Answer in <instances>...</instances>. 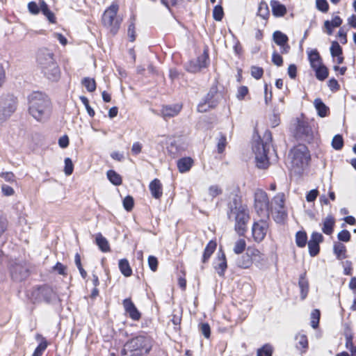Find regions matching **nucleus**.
Masks as SVG:
<instances>
[{"label":"nucleus","mask_w":356,"mask_h":356,"mask_svg":"<svg viewBox=\"0 0 356 356\" xmlns=\"http://www.w3.org/2000/svg\"><path fill=\"white\" fill-rule=\"evenodd\" d=\"M51 101L41 92H33L29 96V113L38 122L47 120L51 113Z\"/></svg>","instance_id":"nucleus-1"},{"label":"nucleus","mask_w":356,"mask_h":356,"mask_svg":"<svg viewBox=\"0 0 356 356\" xmlns=\"http://www.w3.org/2000/svg\"><path fill=\"white\" fill-rule=\"evenodd\" d=\"M227 216L229 219L233 218L235 220V231L243 236L247 231V224L250 219L249 211L246 205L242 204L241 200L235 196L229 203Z\"/></svg>","instance_id":"nucleus-2"},{"label":"nucleus","mask_w":356,"mask_h":356,"mask_svg":"<svg viewBox=\"0 0 356 356\" xmlns=\"http://www.w3.org/2000/svg\"><path fill=\"white\" fill-rule=\"evenodd\" d=\"M37 60L43 75L49 81H58L60 77V68L48 49H41L38 53Z\"/></svg>","instance_id":"nucleus-3"},{"label":"nucleus","mask_w":356,"mask_h":356,"mask_svg":"<svg viewBox=\"0 0 356 356\" xmlns=\"http://www.w3.org/2000/svg\"><path fill=\"white\" fill-rule=\"evenodd\" d=\"M272 134L266 131L262 138L255 140L252 145V150L255 155L256 165L260 169H266L269 166L268 154L271 147Z\"/></svg>","instance_id":"nucleus-4"},{"label":"nucleus","mask_w":356,"mask_h":356,"mask_svg":"<svg viewBox=\"0 0 356 356\" xmlns=\"http://www.w3.org/2000/svg\"><path fill=\"white\" fill-rule=\"evenodd\" d=\"M289 156L291 159V171L297 175L302 174L310 160L307 147L305 145H298L291 150Z\"/></svg>","instance_id":"nucleus-5"},{"label":"nucleus","mask_w":356,"mask_h":356,"mask_svg":"<svg viewBox=\"0 0 356 356\" xmlns=\"http://www.w3.org/2000/svg\"><path fill=\"white\" fill-rule=\"evenodd\" d=\"M152 348L151 339L145 336H138L128 341L122 350V355L129 356H144Z\"/></svg>","instance_id":"nucleus-6"},{"label":"nucleus","mask_w":356,"mask_h":356,"mask_svg":"<svg viewBox=\"0 0 356 356\" xmlns=\"http://www.w3.org/2000/svg\"><path fill=\"white\" fill-rule=\"evenodd\" d=\"M28 297L34 304L42 302L49 303L56 298V293L50 286L42 285L33 288L28 293Z\"/></svg>","instance_id":"nucleus-7"},{"label":"nucleus","mask_w":356,"mask_h":356,"mask_svg":"<svg viewBox=\"0 0 356 356\" xmlns=\"http://www.w3.org/2000/svg\"><path fill=\"white\" fill-rule=\"evenodd\" d=\"M118 6L112 4L106 9L102 15L103 24L110 28V31L113 34H115L120 26L122 19L117 16Z\"/></svg>","instance_id":"nucleus-8"},{"label":"nucleus","mask_w":356,"mask_h":356,"mask_svg":"<svg viewBox=\"0 0 356 356\" xmlns=\"http://www.w3.org/2000/svg\"><path fill=\"white\" fill-rule=\"evenodd\" d=\"M17 99L12 95L0 98V123L3 122L16 110Z\"/></svg>","instance_id":"nucleus-9"},{"label":"nucleus","mask_w":356,"mask_h":356,"mask_svg":"<svg viewBox=\"0 0 356 356\" xmlns=\"http://www.w3.org/2000/svg\"><path fill=\"white\" fill-rule=\"evenodd\" d=\"M254 208L258 213L264 212L268 214L273 211V207H270L269 199L267 193L261 189H257L254 193Z\"/></svg>","instance_id":"nucleus-10"},{"label":"nucleus","mask_w":356,"mask_h":356,"mask_svg":"<svg viewBox=\"0 0 356 356\" xmlns=\"http://www.w3.org/2000/svg\"><path fill=\"white\" fill-rule=\"evenodd\" d=\"M284 202L285 195L283 193H277L272 200V205L270 207H273V210L275 209L277 216H276L275 220L281 222L286 216V213L284 210Z\"/></svg>","instance_id":"nucleus-11"},{"label":"nucleus","mask_w":356,"mask_h":356,"mask_svg":"<svg viewBox=\"0 0 356 356\" xmlns=\"http://www.w3.org/2000/svg\"><path fill=\"white\" fill-rule=\"evenodd\" d=\"M268 223L266 220H259L258 222H255L252 227V234L253 239L257 243L261 242L268 232Z\"/></svg>","instance_id":"nucleus-12"},{"label":"nucleus","mask_w":356,"mask_h":356,"mask_svg":"<svg viewBox=\"0 0 356 356\" xmlns=\"http://www.w3.org/2000/svg\"><path fill=\"white\" fill-rule=\"evenodd\" d=\"M187 148V144L181 137L174 138L170 140V143L167 147L168 152L175 158Z\"/></svg>","instance_id":"nucleus-13"},{"label":"nucleus","mask_w":356,"mask_h":356,"mask_svg":"<svg viewBox=\"0 0 356 356\" xmlns=\"http://www.w3.org/2000/svg\"><path fill=\"white\" fill-rule=\"evenodd\" d=\"M217 95L216 87H213L210 89L207 95L204 97L203 103L199 104L197 106V110L199 112H205L208 108H213L217 104V101L215 97Z\"/></svg>","instance_id":"nucleus-14"},{"label":"nucleus","mask_w":356,"mask_h":356,"mask_svg":"<svg viewBox=\"0 0 356 356\" xmlns=\"http://www.w3.org/2000/svg\"><path fill=\"white\" fill-rule=\"evenodd\" d=\"M12 279L16 282H22L29 275V270L26 266L21 264H15L10 268Z\"/></svg>","instance_id":"nucleus-15"},{"label":"nucleus","mask_w":356,"mask_h":356,"mask_svg":"<svg viewBox=\"0 0 356 356\" xmlns=\"http://www.w3.org/2000/svg\"><path fill=\"white\" fill-rule=\"evenodd\" d=\"M209 64V55L206 51L200 56L195 61H191L187 68V70L195 73L202 68L206 67Z\"/></svg>","instance_id":"nucleus-16"},{"label":"nucleus","mask_w":356,"mask_h":356,"mask_svg":"<svg viewBox=\"0 0 356 356\" xmlns=\"http://www.w3.org/2000/svg\"><path fill=\"white\" fill-rule=\"evenodd\" d=\"M259 251L257 249H248L247 252L238 257L236 259V265L241 268H248L252 264V256L258 255Z\"/></svg>","instance_id":"nucleus-17"},{"label":"nucleus","mask_w":356,"mask_h":356,"mask_svg":"<svg viewBox=\"0 0 356 356\" xmlns=\"http://www.w3.org/2000/svg\"><path fill=\"white\" fill-rule=\"evenodd\" d=\"M296 136L301 140L309 141L312 138V128L307 123L299 122L296 127Z\"/></svg>","instance_id":"nucleus-18"},{"label":"nucleus","mask_w":356,"mask_h":356,"mask_svg":"<svg viewBox=\"0 0 356 356\" xmlns=\"http://www.w3.org/2000/svg\"><path fill=\"white\" fill-rule=\"evenodd\" d=\"M124 311L129 314V317L134 321H138L141 314L132 302L131 298H126L122 302Z\"/></svg>","instance_id":"nucleus-19"},{"label":"nucleus","mask_w":356,"mask_h":356,"mask_svg":"<svg viewBox=\"0 0 356 356\" xmlns=\"http://www.w3.org/2000/svg\"><path fill=\"white\" fill-rule=\"evenodd\" d=\"M181 108L182 106L179 104L163 106L161 110V115L165 120L167 118H173L179 113Z\"/></svg>","instance_id":"nucleus-20"},{"label":"nucleus","mask_w":356,"mask_h":356,"mask_svg":"<svg viewBox=\"0 0 356 356\" xmlns=\"http://www.w3.org/2000/svg\"><path fill=\"white\" fill-rule=\"evenodd\" d=\"M270 5L271 6L272 13L275 17H281L286 15L287 11L286 8L280 1L277 0H271L270 1Z\"/></svg>","instance_id":"nucleus-21"},{"label":"nucleus","mask_w":356,"mask_h":356,"mask_svg":"<svg viewBox=\"0 0 356 356\" xmlns=\"http://www.w3.org/2000/svg\"><path fill=\"white\" fill-rule=\"evenodd\" d=\"M149 191L153 197L160 199L163 195L162 184L159 179H154L149 186Z\"/></svg>","instance_id":"nucleus-22"},{"label":"nucleus","mask_w":356,"mask_h":356,"mask_svg":"<svg viewBox=\"0 0 356 356\" xmlns=\"http://www.w3.org/2000/svg\"><path fill=\"white\" fill-rule=\"evenodd\" d=\"M343 21L339 16H335L331 21L325 20L324 22V28L327 35H330L333 33V29L339 27Z\"/></svg>","instance_id":"nucleus-23"},{"label":"nucleus","mask_w":356,"mask_h":356,"mask_svg":"<svg viewBox=\"0 0 356 356\" xmlns=\"http://www.w3.org/2000/svg\"><path fill=\"white\" fill-rule=\"evenodd\" d=\"M314 105L317 111L318 116L325 118L328 115L329 108L323 103L320 98H316L314 101Z\"/></svg>","instance_id":"nucleus-24"},{"label":"nucleus","mask_w":356,"mask_h":356,"mask_svg":"<svg viewBox=\"0 0 356 356\" xmlns=\"http://www.w3.org/2000/svg\"><path fill=\"white\" fill-rule=\"evenodd\" d=\"M298 286L300 289V296L302 300H304L309 292V282L306 279V273H302L300 275Z\"/></svg>","instance_id":"nucleus-25"},{"label":"nucleus","mask_w":356,"mask_h":356,"mask_svg":"<svg viewBox=\"0 0 356 356\" xmlns=\"http://www.w3.org/2000/svg\"><path fill=\"white\" fill-rule=\"evenodd\" d=\"M193 161L190 157H184L177 161V168L180 172L184 173L190 170Z\"/></svg>","instance_id":"nucleus-26"},{"label":"nucleus","mask_w":356,"mask_h":356,"mask_svg":"<svg viewBox=\"0 0 356 356\" xmlns=\"http://www.w3.org/2000/svg\"><path fill=\"white\" fill-rule=\"evenodd\" d=\"M335 224L334 218L331 216H327L323 222V227L322 231L324 234L327 235H330L332 234L334 230V226Z\"/></svg>","instance_id":"nucleus-27"},{"label":"nucleus","mask_w":356,"mask_h":356,"mask_svg":"<svg viewBox=\"0 0 356 356\" xmlns=\"http://www.w3.org/2000/svg\"><path fill=\"white\" fill-rule=\"evenodd\" d=\"M218 263L214 268L219 276H223L227 268V260L224 252H222L221 254H218Z\"/></svg>","instance_id":"nucleus-28"},{"label":"nucleus","mask_w":356,"mask_h":356,"mask_svg":"<svg viewBox=\"0 0 356 356\" xmlns=\"http://www.w3.org/2000/svg\"><path fill=\"white\" fill-rule=\"evenodd\" d=\"M216 242L214 241H210L206 248H204V253L202 258V263H206L209 259L212 254L214 252L216 248Z\"/></svg>","instance_id":"nucleus-29"},{"label":"nucleus","mask_w":356,"mask_h":356,"mask_svg":"<svg viewBox=\"0 0 356 356\" xmlns=\"http://www.w3.org/2000/svg\"><path fill=\"white\" fill-rule=\"evenodd\" d=\"M40 11L47 18L49 22L54 23L56 22L54 14L49 9L48 5L44 0H40Z\"/></svg>","instance_id":"nucleus-30"},{"label":"nucleus","mask_w":356,"mask_h":356,"mask_svg":"<svg viewBox=\"0 0 356 356\" xmlns=\"http://www.w3.org/2000/svg\"><path fill=\"white\" fill-rule=\"evenodd\" d=\"M312 69L316 72V78L320 81H323L328 76V70L322 63L312 67Z\"/></svg>","instance_id":"nucleus-31"},{"label":"nucleus","mask_w":356,"mask_h":356,"mask_svg":"<svg viewBox=\"0 0 356 356\" xmlns=\"http://www.w3.org/2000/svg\"><path fill=\"white\" fill-rule=\"evenodd\" d=\"M333 250L338 259L341 260L346 258V248L343 243L339 242L334 243Z\"/></svg>","instance_id":"nucleus-32"},{"label":"nucleus","mask_w":356,"mask_h":356,"mask_svg":"<svg viewBox=\"0 0 356 356\" xmlns=\"http://www.w3.org/2000/svg\"><path fill=\"white\" fill-rule=\"evenodd\" d=\"M273 40L274 42L278 46H282L283 44L288 43V36L281 32L280 31H275L273 33Z\"/></svg>","instance_id":"nucleus-33"},{"label":"nucleus","mask_w":356,"mask_h":356,"mask_svg":"<svg viewBox=\"0 0 356 356\" xmlns=\"http://www.w3.org/2000/svg\"><path fill=\"white\" fill-rule=\"evenodd\" d=\"M119 269L125 277H129L132 274V270L127 259H122L119 261Z\"/></svg>","instance_id":"nucleus-34"},{"label":"nucleus","mask_w":356,"mask_h":356,"mask_svg":"<svg viewBox=\"0 0 356 356\" xmlns=\"http://www.w3.org/2000/svg\"><path fill=\"white\" fill-rule=\"evenodd\" d=\"M95 240L97 245L102 252H107L110 250L108 241L100 233L97 234Z\"/></svg>","instance_id":"nucleus-35"},{"label":"nucleus","mask_w":356,"mask_h":356,"mask_svg":"<svg viewBox=\"0 0 356 356\" xmlns=\"http://www.w3.org/2000/svg\"><path fill=\"white\" fill-rule=\"evenodd\" d=\"M257 15L264 19V20L267 21L269 16H270V11L268 6V4L264 2L261 1L259 4L258 10H257Z\"/></svg>","instance_id":"nucleus-36"},{"label":"nucleus","mask_w":356,"mask_h":356,"mask_svg":"<svg viewBox=\"0 0 356 356\" xmlns=\"http://www.w3.org/2000/svg\"><path fill=\"white\" fill-rule=\"evenodd\" d=\"M108 180L115 186H119L122 184V177L115 170H109L106 173Z\"/></svg>","instance_id":"nucleus-37"},{"label":"nucleus","mask_w":356,"mask_h":356,"mask_svg":"<svg viewBox=\"0 0 356 356\" xmlns=\"http://www.w3.org/2000/svg\"><path fill=\"white\" fill-rule=\"evenodd\" d=\"M307 236L305 232L299 231L296 234V243L299 248H303L306 245Z\"/></svg>","instance_id":"nucleus-38"},{"label":"nucleus","mask_w":356,"mask_h":356,"mask_svg":"<svg viewBox=\"0 0 356 356\" xmlns=\"http://www.w3.org/2000/svg\"><path fill=\"white\" fill-rule=\"evenodd\" d=\"M308 56L312 67H316L321 63V56L316 49L312 50L309 54Z\"/></svg>","instance_id":"nucleus-39"},{"label":"nucleus","mask_w":356,"mask_h":356,"mask_svg":"<svg viewBox=\"0 0 356 356\" xmlns=\"http://www.w3.org/2000/svg\"><path fill=\"white\" fill-rule=\"evenodd\" d=\"M82 84L88 92H93L96 89V83L94 79L86 77L82 80Z\"/></svg>","instance_id":"nucleus-40"},{"label":"nucleus","mask_w":356,"mask_h":356,"mask_svg":"<svg viewBox=\"0 0 356 356\" xmlns=\"http://www.w3.org/2000/svg\"><path fill=\"white\" fill-rule=\"evenodd\" d=\"M224 16L223 8L220 5H216L213 10V17L217 22H220Z\"/></svg>","instance_id":"nucleus-41"},{"label":"nucleus","mask_w":356,"mask_h":356,"mask_svg":"<svg viewBox=\"0 0 356 356\" xmlns=\"http://www.w3.org/2000/svg\"><path fill=\"white\" fill-rule=\"evenodd\" d=\"M332 146L336 150L341 149L343 146V140L341 135L334 136L332 140Z\"/></svg>","instance_id":"nucleus-42"},{"label":"nucleus","mask_w":356,"mask_h":356,"mask_svg":"<svg viewBox=\"0 0 356 356\" xmlns=\"http://www.w3.org/2000/svg\"><path fill=\"white\" fill-rule=\"evenodd\" d=\"M330 53L332 56H339L342 54V48L337 41H333L330 47Z\"/></svg>","instance_id":"nucleus-43"},{"label":"nucleus","mask_w":356,"mask_h":356,"mask_svg":"<svg viewBox=\"0 0 356 356\" xmlns=\"http://www.w3.org/2000/svg\"><path fill=\"white\" fill-rule=\"evenodd\" d=\"M320 320V311L317 309H314L311 314V326L316 328Z\"/></svg>","instance_id":"nucleus-44"},{"label":"nucleus","mask_w":356,"mask_h":356,"mask_svg":"<svg viewBox=\"0 0 356 356\" xmlns=\"http://www.w3.org/2000/svg\"><path fill=\"white\" fill-rule=\"evenodd\" d=\"M47 347V342L45 339H42L40 344L37 346L32 356H42L43 352Z\"/></svg>","instance_id":"nucleus-45"},{"label":"nucleus","mask_w":356,"mask_h":356,"mask_svg":"<svg viewBox=\"0 0 356 356\" xmlns=\"http://www.w3.org/2000/svg\"><path fill=\"white\" fill-rule=\"evenodd\" d=\"M246 247V243L244 239H238L234 244V252L239 254L242 253Z\"/></svg>","instance_id":"nucleus-46"},{"label":"nucleus","mask_w":356,"mask_h":356,"mask_svg":"<svg viewBox=\"0 0 356 356\" xmlns=\"http://www.w3.org/2000/svg\"><path fill=\"white\" fill-rule=\"evenodd\" d=\"M131 23L128 28V35L131 42H134L136 40L135 33V17L131 18Z\"/></svg>","instance_id":"nucleus-47"},{"label":"nucleus","mask_w":356,"mask_h":356,"mask_svg":"<svg viewBox=\"0 0 356 356\" xmlns=\"http://www.w3.org/2000/svg\"><path fill=\"white\" fill-rule=\"evenodd\" d=\"M272 347L266 344L257 350V356H272Z\"/></svg>","instance_id":"nucleus-48"},{"label":"nucleus","mask_w":356,"mask_h":356,"mask_svg":"<svg viewBox=\"0 0 356 356\" xmlns=\"http://www.w3.org/2000/svg\"><path fill=\"white\" fill-rule=\"evenodd\" d=\"M296 339L298 341V343L300 347L302 348H307L308 347V341L306 335L303 334H298L296 336Z\"/></svg>","instance_id":"nucleus-49"},{"label":"nucleus","mask_w":356,"mask_h":356,"mask_svg":"<svg viewBox=\"0 0 356 356\" xmlns=\"http://www.w3.org/2000/svg\"><path fill=\"white\" fill-rule=\"evenodd\" d=\"M73 170H74V165L72 163L71 159L65 158V168H64L65 174L67 176L71 175L73 172Z\"/></svg>","instance_id":"nucleus-50"},{"label":"nucleus","mask_w":356,"mask_h":356,"mask_svg":"<svg viewBox=\"0 0 356 356\" xmlns=\"http://www.w3.org/2000/svg\"><path fill=\"white\" fill-rule=\"evenodd\" d=\"M308 248H309V254L312 257H315L317 255L320 250L319 244L312 242H308Z\"/></svg>","instance_id":"nucleus-51"},{"label":"nucleus","mask_w":356,"mask_h":356,"mask_svg":"<svg viewBox=\"0 0 356 356\" xmlns=\"http://www.w3.org/2000/svg\"><path fill=\"white\" fill-rule=\"evenodd\" d=\"M226 145H227L226 136L225 135H222V134H220V136L218 139V144H217L218 153L221 154L224 152Z\"/></svg>","instance_id":"nucleus-52"},{"label":"nucleus","mask_w":356,"mask_h":356,"mask_svg":"<svg viewBox=\"0 0 356 356\" xmlns=\"http://www.w3.org/2000/svg\"><path fill=\"white\" fill-rule=\"evenodd\" d=\"M134 204V198L130 195L125 197L124 199L123 200V207L127 211H130L132 210Z\"/></svg>","instance_id":"nucleus-53"},{"label":"nucleus","mask_w":356,"mask_h":356,"mask_svg":"<svg viewBox=\"0 0 356 356\" xmlns=\"http://www.w3.org/2000/svg\"><path fill=\"white\" fill-rule=\"evenodd\" d=\"M316 6L318 10L327 13L329 10V5L326 0H316Z\"/></svg>","instance_id":"nucleus-54"},{"label":"nucleus","mask_w":356,"mask_h":356,"mask_svg":"<svg viewBox=\"0 0 356 356\" xmlns=\"http://www.w3.org/2000/svg\"><path fill=\"white\" fill-rule=\"evenodd\" d=\"M251 74L254 79H259L264 74V70L260 67L252 66L251 67Z\"/></svg>","instance_id":"nucleus-55"},{"label":"nucleus","mask_w":356,"mask_h":356,"mask_svg":"<svg viewBox=\"0 0 356 356\" xmlns=\"http://www.w3.org/2000/svg\"><path fill=\"white\" fill-rule=\"evenodd\" d=\"M208 193L212 198L220 195L222 193V189L217 185L211 186L209 188Z\"/></svg>","instance_id":"nucleus-56"},{"label":"nucleus","mask_w":356,"mask_h":356,"mask_svg":"<svg viewBox=\"0 0 356 356\" xmlns=\"http://www.w3.org/2000/svg\"><path fill=\"white\" fill-rule=\"evenodd\" d=\"M80 99H81V102L83 103V104L85 106L88 114L90 117H93L95 115V111L89 105V101H88V98L84 96H81Z\"/></svg>","instance_id":"nucleus-57"},{"label":"nucleus","mask_w":356,"mask_h":356,"mask_svg":"<svg viewBox=\"0 0 356 356\" xmlns=\"http://www.w3.org/2000/svg\"><path fill=\"white\" fill-rule=\"evenodd\" d=\"M350 233L346 230H341L338 233L337 238L340 241L348 242L350 240Z\"/></svg>","instance_id":"nucleus-58"},{"label":"nucleus","mask_w":356,"mask_h":356,"mask_svg":"<svg viewBox=\"0 0 356 356\" xmlns=\"http://www.w3.org/2000/svg\"><path fill=\"white\" fill-rule=\"evenodd\" d=\"M0 177H2L6 181L13 183L15 181V176L12 172H2L0 173Z\"/></svg>","instance_id":"nucleus-59"},{"label":"nucleus","mask_w":356,"mask_h":356,"mask_svg":"<svg viewBox=\"0 0 356 356\" xmlns=\"http://www.w3.org/2000/svg\"><path fill=\"white\" fill-rule=\"evenodd\" d=\"M28 10L33 15H38L40 13V4L38 5L35 1H31L28 3Z\"/></svg>","instance_id":"nucleus-60"},{"label":"nucleus","mask_w":356,"mask_h":356,"mask_svg":"<svg viewBox=\"0 0 356 356\" xmlns=\"http://www.w3.org/2000/svg\"><path fill=\"white\" fill-rule=\"evenodd\" d=\"M200 329L204 337L209 339L211 334V329L208 323H201L200 325Z\"/></svg>","instance_id":"nucleus-61"},{"label":"nucleus","mask_w":356,"mask_h":356,"mask_svg":"<svg viewBox=\"0 0 356 356\" xmlns=\"http://www.w3.org/2000/svg\"><path fill=\"white\" fill-rule=\"evenodd\" d=\"M272 62L274 65L280 67L283 65V58L277 51H275L272 54Z\"/></svg>","instance_id":"nucleus-62"},{"label":"nucleus","mask_w":356,"mask_h":356,"mask_svg":"<svg viewBox=\"0 0 356 356\" xmlns=\"http://www.w3.org/2000/svg\"><path fill=\"white\" fill-rule=\"evenodd\" d=\"M248 93V88L246 86H241L238 88L236 97L239 100H242Z\"/></svg>","instance_id":"nucleus-63"},{"label":"nucleus","mask_w":356,"mask_h":356,"mask_svg":"<svg viewBox=\"0 0 356 356\" xmlns=\"http://www.w3.org/2000/svg\"><path fill=\"white\" fill-rule=\"evenodd\" d=\"M148 265H149V268L152 270V271H156L157 270V267H158V260L156 259V257H154V256H149L148 257Z\"/></svg>","instance_id":"nucleus-64"}]
</instances>
